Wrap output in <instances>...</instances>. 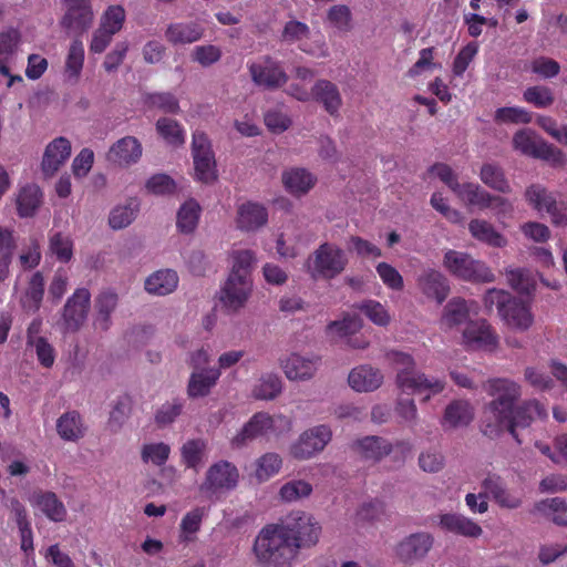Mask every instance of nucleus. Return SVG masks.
Returning <instances> with one entry per match:
<instances>
[{"label":"nucleus","mask_w":567,"mask_h":567,"mask_svg":"<svg viewBox=\"0 0 567 567\" xmlns=\"http://www.w3.org/2000/svg\"><path fill=\"white\" fill-rule=\"evenodd\" d=\"M487 392L495 399L484 408L481 431L489 439L498 437L506 430L520 445L523 441L517 427H528L536 417L547 416L545 406L537 400H527L515 406L520 386L509 379L488 380Z\"/></svg>","instance_id":"nucleus-1"},{"label":"nucleus","mask_w":567,"mask_h":567,"mask_svg":"<svg viewBox=\"0 0 567 567\" xmlns=\"http://www.w3.org/2000/svg\"><path fill=\"white\" fill-rule=\"evenodd\" d=\"M385 359L390 365L396 370V386L406 393L427 394L423 398V402H427L432 395L441 393L445 388V382L440 379H429L424 373L415 371V360L406 352L399 350H389Z\"/></svg>","instance_id":"nucleus-2"},{"label":"nucleus","mask_w":567,"mask_h":567,"mask_svg":"<svg viewBox=\"0 0 567 567\" xmlns=\"http://www.w3.org/2000/svg\"><path fill=\"white\" fill-rule=\"evenodd\" d=\"M277 524H269L258 533L252 550L264 567H292L299 553Z\"/></svg>","instance_id":"nucleus-3"},{"label":"nucleus","mask_w":567,"mask_h":567,"mask_svg":"<svg viewBox=\"0 0 567 567\" xmlns=\"http://www.w3.org/2000/svg\"><path fill=\"white\" fill-rule=\"evenodd\" d=\"M231 271L220 290V301L229 310H238L248 300L252 282L250 274L255 255L250 250H236L231 255Z\"/></svg>","instance_id":"nucleus-4"},{"label":"nucleus","mask_w":567,"mask_h":567,"mask_svg":"<svg viewBox=\"0 0 567 567\" xmlns=\"http://www.w3.org/2000/svg\"><path fill=\"white\" fill-rule=\"evenodd\" d=\"M483 302L488 311L496 307L501 319L513 329L526 331L534 322L529 303L514 297L506 290L488 289L484 295Z\"/></svg>","instance_id":"nucleus-5"},{"label":"nucleus","mask_w":567,"mask_h":567,"mask_svg":"<svg viewBox=\"0 0 567 567\" xmlns=\"http://www.w3.org/2000/svg\"><path fill=\"white\" fill-rule=\"evenodd\" d=\"M351 450L364 462L377 464L393 453V461L402 466L412 452V445L405 440L392 444L378 435H367L351 443Z\"/></svg>","instance_id":"nucleus-6"},{"label":"nucleus","mask_w":567,"mask_h":567,"mask_svg":"<svg viewBox=\"0 0 567 567\" xmlns=\"http://www.w3.org/2000/svg\"><path fill=\"white\" fill-rule=\"evenodd\" d=\"M346 251L333 243H322L306 261L307 270L315 280H331L341 275L348 266Z\"/></svg>","instance_id":"nucleus-7"},{"label":"nucleus","mask_w":567,"mask_h":567,"mask_svg":"<svg viewBox=\"0 0 567 567\" xmlns=\"http://www.w3.org/2000/svg\"><path fill=\"white\" fill-rule=\"evenodd\" d=\"M296 550L310 548L319 542L321 526L311 514L293 511L277 524Z\"/></svg>","instance_id":"nucleus-8"},{"label":"nucleus","mask_w":567,"mask_h":567,"mask_svg":"<svg viewBox=\"0 0 567 567\" xmlns=\"http://www.w3.org/2000/svg\"><path fill=\"white\" fill-rule=\"evenodd\" d=\"M443 266L452 276L464 281L480 284L495 280V275L485 262L463 251L447 250L444 254Z\"/></svg>","instance_id":"nucleus-9"},{"label":"nucleus","mask_w":567,"mask_h":567,"mask_svg":"<svg viewBox=\"0 0 567 567\" xmlns=\"http://www.w3.org/2000/svg\"><path fill=\"white\" fill-rule=\"evenodd\" d=\"M513 145L515 150L523 154L550 162L555 166H560L565 163V156L560 150L537 138L529 131H518L513 137Z\"/></svg>","instance_id":"nucleus-10"},{"label":"nucleus","mask_w":567,"mask_h":567,"mask_svg":"<svg viewBox=\"0 0 567 567\" xmlns=\"http://www.w3.org/2000/svg\"><path fill=\"white\" fill-rule=\"evenodd\" d=\"M239 481V472L235 464L220 460L212 464L205 474L199 489L206 494H217L234 489Z\"/></svg>","instance_id":"nucleus-11"},{"label":"nucleus","mask_w":567,"mask_h":567,"mask_svg":"<svg viewBox=\"0 0 567 567\" xmlns=\"http://www.w3.org/2000/svg\"><path fill=\"white\" fill-rule=\"evenodd\" d=\"M65 12L60 20L61 27L80 38L93 23L94 12L91 0H62Z\"/></svg>","instance_id":"nucleus-12"},{"label":"nucleus","mask_w":567,"mask_h":567,"mask_svg":"<svg viewBox=\"0 0 567 567\" xmlns=\"http://www.w3.org/2000/svg\"><path fill=\"white\" fill-rule=\"evenodd\" d=\"M526 200L538 212L546 210L551 223L557 226L567 224V204L557 203L553 193L540 185H532L525 192Z\"/></svg>","instance_id":"nucleus-13"},{"label":"nucleus","mask_w":567,"mask_h":567,"mask_svg":"<svg viewBox=\"0 0 567 567\" xmlns=\"http://www.w3.org/2000/svg\"><path fill=\"white\" fill-rule=\"evenodd\" d=\"M332 432L327 425H318L305 431L292 445L291 453L296 458L307 460L321 452L330 442Z\"/></svg>","instance_id":"nucleus-14"},{"label":"nucleus","mask_w":567,"mask_h":567,"mask_svg":"<svg viewBox=\"0 0 567 567\" xmlns=\"http://www.w3.org/2000/svg\"><path fill=\"white\" fill-rule=\"evenodd\" d=\"M91 293L86 288H78L71 297L68 298L62 318L68 331L75 332L84 323L90 309Z\"/></svg>","instance_id":"nucleus-15"},{"label":"nucleus","mask_w":567,"mask_h":567,"mask_svg":"<svg viewBox=\"0 0 567 567\" xmlns=\"http://www.w3.org/2000/svg\"><path fill=\"white\" fill-rule=\"evenodd\" d=\"M252 81L266 89H278L287 83L288 75L280 64L269 56L248 66Z\"/></svg>","instance_id":"nucleus-16"},{"label":"nucleus","mask_w":567,"mask_h":567,"mask_svg":"<svg viewBox=\"0 0 567 567\" xmlns=\"http://www.w3.org/2000/svg\"><path fill=\"white\" fill-rule=\"evenodd\" d=\"M433 542L434 539L429 533L411 534L398 544L396 556L404 563L422 559L432 548Z\"/></svg>","instance_id":"nucleus-17"},{"label":"nucleus","mask_w":567,"mask_h":567,"mask_svg":"<svg viewBox=\"0 0 567 567\" xmlns=\"http://www.w3.org/2000/svg\"><path fill=\"white\" fill-rule=\"evenodd\" d=\"M482 489L486 498L492 497L502 508L515 509L522 504L520 497L512 493L497 474H488L482 482Z\"/></svg>","instance_id":"nucleus-18"},{"label":"nucleus","mask_w":567,"mask_h":567,"mask_svg":"<svg viewBox=\"0 0 567 567\" xmlns=\"http://www.w3.org/2000/svg\"><path fill=\"white\" fill-rule=\"evenodd\" d=\"M463 339L472 349L493 350L498 342L496 333L486 320L470 321L463 331Z\"/></svg>","instance_id":"nucleus-19"},{"label":"nucleus","mask_w":567,"mask_h":567,"mask_svg":"<svg viewBox=\"0 0 567 567\" xmlns=\"http://www.w3.org/2000/svg\"><path fill=\"white\" fill-rule=\"evenodd\" d=\"M417 286L422 293L437 303H442L450 293L446 277L439 270L425 269L417 278Z\"/></svg>","instance_id":"nucleus-20"},{"label":"nucleus","mask_w":567,"mask_h":567,"mask_svg":"<svg viewBox=\"0 0 567 567\" xmlns=\"http://www.w3.org/2000/svg\"><path fill=\"white\" fill-rule=\"evenodd\" d=\"M71 155V143L65 137L54 138L45 148L42 171L45 176H53Z\"/></svg>","instance_id":"nucleus-21"},{"label":"nucleus","mask_w":567,"mask_h":567,"mask_svg":"<svg viewBox=\"0 0 567 567\" xmlns=\"http://www.w3.org/2000/svg\"><path fill=\"white\" fill-rule=\"evenodd\" d=\"M321 104L331 116H338L342 106V97L339 87L329 80H318L312 86V99Z\"/></svg>","instance_id":"nucleus-22"},{"label":"nucleus","mask_w":567,"mask_h":567,"mask_svg":"<svg viewBox=\"0 0 567 567\" xmlns=\"http://www.w3.org/2000/svg\"><path fill=\"white\" fill-rule=\"evenodd\" d=\"M142 156V145L134 136H125L114 143L109 153L107 159L120 166H128L136 163Z\"/></svg>","instance_id":"nucleus-23"},{"label":"nucleus","mask_w":567,"mask_h":567,"mask_svg":"<svg viewBox=\"0 0 567 567\" xmlns=\"http://www.w3.org/2000/svg\"><path fill=\"white\" fill-rule=\"evenodd\" d=\"M349 385L357 392H372L383 382V374L377 368L362 364L352 369L348 377Z\"/></svg>","instance_id":"nucleus-24"},{"label":"nucleus","mask_w":567,"mask_h":567,"mask_svg":"<svg viewBox=\"0 0 567 567\" xmlns=\"http://www.w3.org/2000/svg\"><path fill=\"white\" fill-rule=\"evenodd\" d=\"M272 419L264 412H258L243 426L240 432L231 440L234 447H241L248 442L264 435L272 427Z\"/></svg>","instance_id":"nucleus-25"},{"label":"nucleus","mask_w":567,"mask_h":567,"mask_svg":"<svg viewBox=\"0 0 567 567\" xmlns=\"http://www.w3.org/2000/svg\"><path fill=\"white\" fill-rule=\"evenodd\" d=\"M203 35L204 28L197 22H174L165 30V39L173 45L190 44Z\"/></svg>","instance_id":"nucleus-26"},{"label":"nucleus","mask_w":567,"mask_h":567,"mask_svg":"<svg viewBox=\"0 0 567 567\" xmlns=\"http://www.w3.org/2000/svg\"><path fill=\"white\" fill-rule=\"evenodd\" d=\"M319 358H306L298 353H291L281 362L286 377L289 380H308L318 369Z\"/></svg>","instance_id":"nucleus-27"},{"label":"nucleus","mask_w":567,"mask_h":567,"mask_svg":"<svg viewBox=\"0 0 567 567\" xmlns=\"http://www.w3.org/2000/svg\"><path fill=\"white\" fill-rule=\"evenodd\" d=\"M282 183L291 195L302 196L316 185L317 177L306 168L296 167L284 172Z\"/></svg>","instance_id":"nucleus-28"},{"label":"nucleus","mask_w":567,"mask_h":567,"mask_svg":"<svg viewBox=\"0 0 567 567\" xmlns=\"http://www.w3.org/2000/svg\"><path fill=\"white\" fill-rule=\"evenodd\" d=\"M440 526L442 529L465 536V537H478L481 536L483 529L482 527L473 522L471 518H467L460 514H443L440 516Z\"/></svg>","instance_id":"nucleus-29"},{"label":"nucleus","mask_w":567,"mask_h":567,"mask_svg":"<svg viewBox=\"0 0 567 567\" xmlns=\"http://www.w3.org/2000/svg\"><path fill=\"white\" fill-rule=\"evenodd\" d=\"M56 432L63 441L76 442L85 434L83 420L78 411H68L56 420Z\"/></svg>","instance_id":"nucleus-30"},{"label":"nucleus","mask_w":567,"mask_h":567,"mask_svg":"<svg viewBox=\"0 0 567 567\" xmlns=\"http://www.w3.org/2000/svg\"><path fill=\"white\" fill-rule=\"evenodd\" d=\"M117 301V295L110 289L102 291L95 298L96 316L94 319V326L96 329L102 331L110 329L112 324L111 315L115 310Z\"/></svg>","instance_id":"nucleus-31"},{"label":"nucleus","mask_w":567,"mask_h":567,"mask_svg":"<svg viewBox=\"0 0 567 567\" xmlns=\"http://www.w3.org/2000/svg\"><path fill=\"white\" fill-rule=\"evenodd\" d=\"M268 220L267 209L257 203H245L238 208L237 223L240 229L255 230Z\"/></svg>","instance_id":"nucleus-32"},{"label":"nucleus","mask_w":567,"mask_h":567,"mask_svg":"<svg viewBox=\"0 0 567 567\" xmlns=\"http://www.w3.org/2000/svg\"><path fill=\"white\" fill-rule=\"evenodd\" d=\"M220 372L218 369L194 371L187 386L188 396L193 399L206 396L216 384Z\"/></svg>","instance_id":"nucleus-33"},{"label":"nucleus","mask_w":567,"mask_h":567,"mask_svg":"<svg viewBox=\"0 0 567 567\" xmlns=\"http://www.w3.org/2000/svg\"><path fill=\"white\" fill-rule=\"evenodd\" d=\"M178 285L177 272L172 269L157 270L145 280V290L152 295L166 296Z\"/></svg>","instance_id":"nucleus-34"},{"label":"nucleus","mask_w":567,"mask_h":567,"mask_svg":"<svg viewBox=\"0 0 567 567\" xmlns=\"http://www.w3.org/2000/svg\"><path fill=\"white\" fill-rule=\"evenodd\" d=\"M44 277L41 271H35L21 298V307L24 311L35 313L42 303L44 296Z\"/></svg>","instance_id":"nucleus-35"},{"label":"nucleus","mask_w":567,"mask_h":567,"mask_svg":"<svg viewBox=\"0 0 567 567\" xmlns=\"http://www.w3.org/2000/svg\"><path fill=\"white\" fill-rule=\"evenodd\" d=\"M207 452V442L203 439L186 441L181 447V460L186 468L196 473L200 470Z\"/></svg>","instance_id":"nucleus-36"},{"label":"nucleus","mask_w":567,"mask_h":567,"mask_svg":"<svg viewBox=\"0 0 567 567\" xmlns=\"http://www.w3.org/2000/svg\"><path fill=\"white\" fill-rule=\"evenodd\" d=\"M473 417L474 413L471 404L467 401L455 400L445 409L443 425L450 427L466 426Z\"/></svg>","instance_id":"nucleus-37"},{"label":"nucleus","mask_w":567,"mask_h":567,"mask_svg":"<svg viewBox=\"0 0 567 567\" xmlns=\"http://www.w3.org/2000/svg\"><path fill=\"white\" fill-rule=\"evenodd\" d=\"M37 505L52 522L61 523L66 518V508L63 502L53 492H41L37 496Z\"/></svg>","instance_id":"nucleus-38"},{"label":"nucleus","mask_w":567,"mask_h":567,"mask_svg":"<svg viewBox=\"0 0 567 567\" xmlns=\"http://www.w3.org/2000/svg\"><path fill=\"white\" fill-rule=\"evenodd\" d=\"M468 230L475 239L489 246L503 247L506 245V239L486 220H471L468 224Z\"/></svg>","instance_id":"nucleus-39"},{"label":"nucleus","mask_w":567,"mask_h":567,"mask_svg":"<svg viewBox=\"0 0 567 567\" xmlns=\"http://www.w3.org/2000/svg\"><path fill=\"white\" fill-rule=\"evenodd\" d=\"M42 200V192L39 186L31 184L21 188L17 205L21 217H31L39 208Z\"/></svg>","instance_id":"nucleus-40"},{"label":"nucleus","mask_w":567,"mask_h":567,"mask_svg":"<svg viewBox=\"0 0 567 567\" xmlns=\"http://www.w3.org/2000/svg\"><path fill=\"white\" fill-rule=\"evenodd\" d=\"M480 178L487 187L499 193L508 194L512 190L503 168L496 164H484L480 172Z\"/></svg>","instance_id":"nucleus-41"},{"label":"nucleus","mask_w":567,"mask_h":567,"mask_svg":"<svg viewBox=\"0 0 567 567\" xmlns=\"http://www.w3.org/2000/svg\"><path fill=\"white\" fill-rule=\"evenodd\" d=\"M20 42L18 30L10 28L0 33V74H9V62Z\"/></svg>","instance_id":"nucleus-42"},{"label":"nucleus","mask_w":567,"mask_h":567,"mask_svg":"<svg viewBox=\"0 0 567 567\" xmlns=\"http://www.w3.org/2000/svg\"><path fill=\"white\" fill-rule=\"evenodd\" d=\"M140 210V202L136 198H130L123 206L114 207L109 217V224L113 229H123L127 227L136 217Z\"/></svg>","instance_id":"nucleus-43"},{"label":"nucleus","mask_w":567,"mask_h":567,"mask_svg":"<svg viewBox=\"0 0 567 567\" xmlns=\"http://www.w3.org/2000/svg\"><path fill=\"white\" fill-rule=\"evenodd\" d=\"M200 215V206L194 200L185 202L177 213V228L185 234H190L197 227Z\"/></svg>","instance_id":"nucleus-44"},{"label":"nucleus","mask_w":567,"mask_h":567,"mask_svg":"<svg viewBox=\"0 0 567 567\" xmlns=\"http://www.w3.org/2000/svg\"><path fill=\"white\" fill-rule=\"evenodd\" d=\"M312 485L305 480H290L279 489V497L285 503H295L311 495Z\"/></svg>","instance_id":"nucleus-45"},{"label":"nucleus","mask_w":567,"mask_h":567,"mask_svg":"<svg viewBox=\"0 0 567 567\" xmlns=\"http://www.w3.org/2000/svg\"><path fill=\"white\" fill-rule=\"evenodd\" d=\"M49 250L60 262L66 264L73 257V240L60 231L49 237Z\"/></svg>","instance_id":"nucleus-46"},{"label":"nucleus","mask_w":567,"mask_h":567,"mask_svg":"<svg viewBox=\"0 0 567 567\" xmlns=\"http://www.w3.org/2000/svg\"><path fill=\"white\" fill-rule=\"evenodd\" d=\"M158 134L167 144L179 146L185 142V132L183 127L173 118L161 117L156 123Z\"/></svg>","instance_id":"nucleus-47"},{"label":"nucleus","mask_w":567,"mask_h":567,"mask_svg":"<svg viewBox=\"0 0 567 567\" xmlns=\"http://www.w3.org/2000/svg\"><path fill=\"white\" fill-rule=\"evenodd\" d=\"M84 63V47L80 38L73 39L65 60V73L69 78L78 79Z\"/></svg>","instance_id":"nucleus-48"},{"label":"nucleus","mask_w":567,"mask_h":567,"mask_svg":"<svg viewBox=\"0 0 567 567\" xmlns=\"http://www.w3.org/2000/svg\"><path fill=\"white\" fill-rule=\"evenodd\" d=\"M468 317L466 301L461 298L452 299L444 308L442 324L451 328L463 323Z\"/></svg>","instance_id":"nucleus-49"},{"label":"nucleus","mask_w":567,"mask_h":567,"mask_svg":"<svg viewBox=\"0 0 567 567\" xmlns=\"http://www.w3.org/2000/svg\"><path fill=\"white\" fill-rule=\"evenodd\" d=\"M363 312L367 318L374 324L380 327H386L391 321V316L385 307L377 300H365L354 306Z\"/></svg>","instance_id":"nucleus-50"},{"label":"nucleus","mask_w":567,"mask_h":567,"mask_svg":"<svg viewBox=\"0 0 567 567\" xmlns=\"http://www.w3.org/2000/svg\"><path fill=\"white\" fill-rule=\"evenodd\" d=\"M282 466V460L277 453H266L256 461L255 475L259 482H265L276 475Z\"/></svg>","instance_id":"nucleus-51"},{"label":"nucleus","mask_w":567,"mask_h":567,"mask_svg":"<svg viewBox=\"0 0 567 567\" xmlns=\"http://www.w3.org/2000/svg\"><path fill=\"white\" fill-rule=\"evenodd\" d=\"M126 18L125 10L122 6H110L102 14L99 28L104 29L113 34L120 32L124 25Z\"/></svg>","instance_id":"nucleus-52"},{"label":"nucleus","mask_w":567,"mask_h":567,"mask_svg":"<svg viewBox=\"0 0 567 567\" xmlns=\"http://www.w3.org/2000/svg\"><path fill=\"white\" fill-rule=\"evenodd\" d=\"M169 454V445L163 442L144 444L141 451L142 461L144 463H152L156 466L164 465L168 460Z\"/></svg>","instance_id":"nucleus-53"},{"label":"nucleus","mask_w":567,"mask_h":567,"mask_svg":"<svg viewBox=\"0 0 567 567\" xmlns=\"http://www.w3.org/2000/svg\"><path fill=\"white\" fill-rule=\"evenodd\" d=\"M508 285L519 293L529 295L535 290L536 281L533 275L525 269L507 271Z\"/></svg>","instance_id":"nucleus-54"},{"label":"nucleus","mask_w":567,"mask_h":567,"mask_svg":"<svg viewBox=\"0 0 567 567\" xmlns=\"http://www.w3.org/2000/svg\"><path fill=\"white\" fill-rule=\"evenodd\" d=\"M281 392V380L276 374H266L260 378L254 389V395L260 400H272Z\"/></svg>","instance_id":"nucleus-55"},{"label":"nucleus","mask_w":567,"mask_h":567,"mask_svg":"<svg viewBox=\"0 0 567 567\" xmlns=\"http://www.w3.org/2000/svg\"><path fill=\"white\" fill-rule=\"evenodd\" d=\"M362 328V319L358 315H347L339 321H332L328 324V331L337 333L339 337H351L358 333Z\"/></svg>","instance_id":"nucleus-56"},{"label":"nucleus","mask_w":567,"mask_h":567,"mask_svg":"<svg viewBox=\"0 0 567 567\" xmlns=\"http://www.w3.org/2000/svg\"><path fill=\"white\" fill-rule=\"evenodd\" d=\"M375 270L382 282L391 290L400 291L404 287L401 274L388 262H379Z\"/></svg>","instance_id":"nucleus-57"},{"label":"nucleus","mask_w":567,"mask_h":567,"mask_svg":"<svg viewBox=\"0 0 567 567\" xmlns=\"http://www.w3.org/2000/svg\"><path fill=\"white\" fill-rule=\"evenodd\" d=\"M328 20L336 29L341 32H349L352 28L351 11L346 4L332 6L328 11Z\"/></svg>","instance_id":"nucleus-58"},{"label":"nucleus","mask_w":567,"mask_h":567,"mask_svg":"<svg viewBox=\"0 0 567 567\" xmlns=\"http://www.w3.org/2000/svg\"><path fill=\"white\" fill-rule=\"evenodd\" d=\"M524 100L536 107H547L554 103V95L549 87L535 85L525 90Z\"/></svg>","instance_id":"nucleus-59"},{"label":"nucleus","mask_w":567,"mask_h":567,"mask_svg":"<svg viewBox=\"0 0 567 567\" xmlns=\"http://www.w3.org/2000/svg\"><path fill=\"white\" fill-rule=\"evenodd\" d=\"M495 121L499 123H524L532 121L529 112L518 106L499 107L495 112Z\"/></svg>","instance_id":"nucleus-60"},{"label":"nucleus","mask_w":567,"mask_h":567,"mask_svg":"<svg viewBox=\"0 0 567 567\" xmlns=\"http://www.w3.org/2000/svg\"><path fill=\"white\" fill-rule=\"evenodd\" d=\"M148 193L154 195H169L176 189L175 181L166 174H155L150 177L145 185Z\"/></svg>","instance_id":"nucleus-61"},{"label":"nucleus","mask_w":567,"mask_h":567,"mask_svg":"<svg viewBox=\"0 0 567 567\" xmlns=\"http://www.w3.org/2000/svg\"><path fill=\"white\" fill-rule=\"evenodd\" d=\"M192 58L202 66H210L220 60L221 50L219 47L214 44L197 45L193 50Z\"/></svg>","instance_id":"nucleus-62"},{"label":"nucleus","mask_w":567,"mask_h":567,"mask_svg":"<svg viewBox=\"0 0 567 567\" xmlns=\"http://www.w3.org/2000/svg\"><path fill=\"white\" fill-rule=\"evenodd\" d=\"M478 44L476 42H470L457 53L453 61V73L456 76H462L474 56L477 54Z\"/></svg>","instance_id":"nucleus-63"},{"label":"nucleus","mask_w":567,"mask_h":567,"mask_svg":"<svg viewBox=\"0 0 567 567\" xmlns=\"http://www.w3.org/2000/svg\"><path fill=\"white\" fill-rule=\"evenodd\" d=\"M30 346L34 347L37 359L43 368L50 369L53 367L55 361V350L45 338L37 337L34 342Z\"/></svg>","instance_id":"nucleus-64"}]
</instances>
